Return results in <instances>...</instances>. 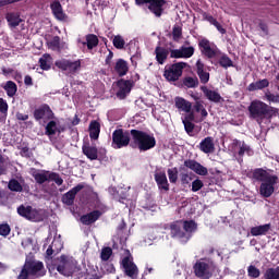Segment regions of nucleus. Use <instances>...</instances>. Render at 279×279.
Here are the masks:
<instances>
[{"instance_id":"0e129e2a","label":"nucleus","mask_w":279,"mask_h":279,"mask_svg":"<svg viewBox=\"0 0 279 279\" xmlns=\"http://www.w3.org/2000/svg\"><path fill=\"white\" fill-rule=\"evenodd\" d=\"M32 243H34V240H32L31 238H27L22 241L23 247H29V245H32Z\"/></svg>"},{"instance_id":"9b49d317","label":"nucleus","mask_w":279,"mask_h":279,"mask_svg":"<svg viewBox=\"0 0 279 279\" xmlns=\"http://www.w3.org/2000/svg\"><path fill=\"white\" fill-rule=\"evenodd\" d=\"M114 149H121V147H128L130 145V135L124 133L123 130H116L112 134Z\"/></svg>"},{"instance_id":"f8f14e48","label":"nucleus","mask_w":279,"mask_h":279,"mask_svg":"<svg viewBox=\"0 0 279 279\" xmlns=\"http://www.w3.org/2000/svg\"><path fill=\"white\" fill-rule=\"evenodd\" d=\"M137 5H143L148 3V9L150 12L156 14V16H160L162 14V7L165 5V0H135Z\"/></svg>"},{"instance_id":"72a5a7b5","label":"nucleus","mask_w":279,"mask_h":279,"mask_svg":"<svg viewBox=\"0 0 279 279\" xmlns=\"http://www.w3.org/2000/svg\"><path fill=\"white\" fill-rule=\"evenodd\" d=\"M114 71H117L118 75H125L128 73V62L123 59L118 60L114 65Z\"/></svg>"},{"instance_id":"774afa93","label":"nucleus","mask_w":279,"mask_h":279,"mask_svg":"<svg viewBox=\"0 0 279 279\" xmlns=\"http://www.w3.org/2000/svg\"><path fill=\"white\" fill-rule=\"evenodd\" d=\"M16 119H19V121H27V119H29V117L27 114L17 113Z\"/></svg>"},{"instance_id":"39448f33","label":"nucleus","mask_w":279,"mask_h":279,"mask_svg":"<svg viewBox=\"0 0 279 279\" xmlns=\"http://www.w3.org/2000/svg\"><path fill=\"white\" fill-rule=\"evenodd\" d=\"M32 276H45V266L41 262L26 258V263L17 279H29Z\"/></svg>"},{"instance_id":"b1692460","label":"nucleus","mask_w":279,"mask_h":279,"mask_svg":"<svg viewBox=\"0 0 279 279\" xmlns=\"http://www.w3.org/2000/svg\"><path fill=\"white\" fill-rule=\"evenodd\" d=\"M199 149L204 154H214L215 153V141L213 137H206L199 143Z\"/></svg>"},{"instance_id":"4be33fe9","label":"nucleus","mask_w":279,"mask_h":279,"mask_svg":"<svg viewBox=\"0 0 279 279\" xmlns=\"http://www.w3.org/2000/svg\"><path fill=\"white\" fill-rule=\"evenodd\" d=\"M230 151L233 154H238L239 156H243L245 151H250V146L245 145L243 142H239L234 140L232 144L229 146Z\"/></svg>"},{"instance_id":"680f3d73","label":"nucleus","mask_w":279,"mask_h":279,"mask_svg":"<svg viewBox=\"0 0 279 279\" xmlns=\"http://www.w3.org/2000/svg\"><path fill=\"white\" fill-rule=\"evenodd\" d=\"M182 36V28L180 26H174L173 27V38H179Z\"/></svg>"},{"instance_id":"79ce46f5","label":"nucleus","mask_w":279,"mask_h":279,"mask_svg":"<svg viewBox=\"0 0 279 279\" xmlns=\"http://www.w3.org/2000/svg\"><path fill=\"white\" fill-rule=\"evenodd\" d=\"M86 44L88 49H94V47H97V45H99V39L96 35H87Z\"/></svg>"},{"instance_id":"6e6552de","label":"nucleus","mask_w":279,"mask_h":279,"mask_svg":"<svg viewBox=\"0 0 279 279\" xmlns=\"http://www.w3.org/2000/svg\"><path fill=\"white\" fill-rule=\"evenodd\" d=\"M77 265V262L69 255H62L59 258V265L57 267V271L61 274L62 276H72L73 271H75V267Z\"/></svg>"},{"instance_id":"c756f323","label":"nucleus","mask_w":279,"mask_h":279,"mask_svg":"<svg viewBox=\"0 0 279 279\" xmlns=\"http://www.w3.org/2000/svg\"><path fill=\"white\" fill-rule=\"evenodd\" d=\"M155 53H156V60L159 64H165V60H167L168 56H169V50L162 48V47H157L155 49Z\"/></svg>"},{"instance_id":"bb28decb","label":"nucleus","mask_w":279,"mask_h":279,"mask_svg":"<svg viewBox=\"0 0 279 279\" xmlns=\"http://www.w3.org/2000/svg\"><path fill=\"white\" fill-rule=\"evenodd\" d=\"M48 48L52 51H60V49H64L65 45L64 43L60 41V37L54 36L50 40L47 41Z\"/></svg>"},{"instance_id":"6e6d98bb","label":"nucleus","mask_w":279,"mask_h":279,"mask_svg":"<svg viewBox=\"0 0 279 279\" xmlns=\"http://www.w3.org/2000/svg\"><path fill=\"white\" fill-rule=\"evenodd\" d=\"M220 64L225 68L228 69V66H232V60L226 56H222L220 58Z\"/></svg>"},{"instance_id":"f3484780","label":"nucleus","mask_w":279,"mask_h":279,"mask_svg":"<svg viewBox=\"0 0 279 279\" xmlns=\"http://www.w3.org/2000/svg\"><path fill=\"white\" fill-rule=\"evenodd\" d=\"M195 53V48L193 47H181L180 49H171L170 58H191Z\"/></svg>"},{"instance_id":"393cba45","label":"nucleus","mask_w":279,"mask_h":279,"mask_svg":"<svg viewBox=\"0 0 279 279\" xmlns=\"http://www.w3.org/2000/svg\"><path fill=\"white\" fill-rule=\"evenodd\" d=\"M269 230H271L270 223L262 225V226L251 228V234L252 236H265V234H267Z\"/></svg>"},{"instance_id":"20e7f679","label":"nucleus","mask_w":279,"mask_h":279,"mask_svg":"<svg viewBox=\"0 0 279 279\" xmlns=\"http://www.w3.org/2000/svg\"><path fill=\"white\" fill-rule=\"evenodd\" d=\"M252 119H255L257 123H263V119H269L271 117V107L260 100H254L248 107Z\"/></svg>"},{"instance_id":"aec40b11","label":"nucleus","mask_w":279,"mask_h":279,"mask_svg":"<svg viewBox=\"0 0 279 279\" xmlns=\"http://www.w3.org/2000/svg\"><path fill=\"white\" fill-rule=\"evenodd\" d=\"M155 181L160 191H169V181L167 180V173H165V171H161V170L156 171Z\"/></svg>"},{"instance_id":"49530a36","label":"nucleus","mask_w":279,"mask_h":279,"mask_svg":"<svg viewBox=\"0 0 279 279\" xmlns=\"http://www.w3.org/2000/svg\"><path fill=\"white\" fill-rule=\"evenodd\" d=\"M168 178L172 184L178 182V168L168 169Z\"/></svg>"},{"instance_id":"cd10ccee","label":"nucleus","mask_w":279,"mask_h":279,"mask_svg":"<svg viewBox=\"0 0 279 279\" xmlns=\"http://www.w3.org/2000/svg\"><path fill=\"white\" fill-rule=\"evenodd\" d=\"M101 132V125L97 121H92L89 124V136L94 141L99 138V133Z\"/></svg>"},{"instance_id":"bf43d9fd","label":"nucleus","mask_w":279,"mask_h":279,"mask_svg":"<svg viewBox=\"0 0 279 279\" xmlns=\"http://www.w3.org/2000/svg\"><path fill=\"white\" fill-rule=\"evenodd\" d=\"M184 85L187 86V88H194V86H195V78L186 77L185 81H184Z\"/></svg>"},{"instance_id":"4468645a","label":"nucleus","mask_w":279,"mask_h":279,"mask_svg":"<svg viewBox=\"0 0 279 279\" xmlns=\"http://www.w3.org/2000/svg\"><path fill=\"white\" fill-rule=\"evenodd\" d=\"M198 45L201 47L202 53H204V56H206L207 58H215V56H217L219 51L217 49V46L210 44L208 39H201Z\"/></svg>"},{"instance_id":"f704fd0d","label":"nucleus","mask_w":279,"mask_h":279,"mask_svg":"<svg viewBox=\"0 0 279 279\" xmlns=\"http://www.w3.org/2000/svg\"><path fill=\"white\" fill-rule=\"evenodd\" d=\"M195 112H198L201 114V121H204L206 117H208V111H206V108L204 107V102L202 100H196L194 105Z\"/></svg>"},{"instance_id":"c03bdc74","label":"nucleus","mask_w":279,"mask_h":279,"mask_svg":"<svg viewBox=\"0 0 279 279\" xmlns=\"http://www.w3.org/2000/svg\"><path fill=\"white\" fill-rule=\"evenodd\" d=\"M112 43L116 49H123V47H125V39H123V36L121 35L114 36Z\"/></svg>"},{"instance_id":"0eeeda50","label":"nucleus","mask_w":279,"mask_h":279,"mask_svg":"<svg viewBox=\"0 0 279 279\" xmlns=\"http://www.w3.org/2000/svg\"><path fill=\"white\" fill-rule=\"evenodd\" d=\"M19 215L28 221H43L45 219V211L36 209L32 206L22 205L17 208Z\"/></svg>"},{"instance_id":"6ab92c4d","label":"nucleus","mask_w":279,"mask_h":279,"mask_svg":"<svg viewBox=\"0 0 279 279\" xmlns=\"http://www.w3.org/2000/svg\"><path fill=\"white\" fill-rule=\"evenodd\" d=\"M174 106L179 112H185L186 114H191V110L193 108V104H191V101L180 96L174 98Z\"/></svg>"},{"instance_id":"c85d7f7f","label":"nucleus","mask_w":279,"mask_h":279,"mask_svg":"<svg viewBox=\"0 0 279 279\" xmlns=\"http://www.w3.org/2000/svg\"><path fill=\"white\" fill-rule=\"evenodd\" d=\"M39 64L43 71H49V69H51V64H53V59L51 58V54H43V57L39 59Z\"/></svg>"},{"instance_id":"a211bd4d","label":"nucleus","mask_w":279,"mask_h":279,"mask_svg":"<svg viewBox=\"0 0 279 279\" xmlns=\"http://www.w3.org/2000/svg\"><path fill=\"white\" fill-rule=\"evenodd\" d=\"M184 165L187 169L197 173V175H208V169L195 160H185Z\"/></svg>"},{"instance_id":"9d476101","label":"nucleus","mask_w":279,"mask_h":279,"mask_svg":"<svg viewBox=\"0 0 279 279\" xmlns=\"http://www.w3.org/2000/svg\"><path fill=\"white\" fill-rule=\"evenodd\" d=\"M184 66H186V63L179 62L166 68L163 77H166L168 82H177V80H180L182 76V69H184Z\"/></svg>"},{"instance_id":"8fccbe9b","label":"nucleus","mask_w":279,"mask_h":279,"mask_svg":"<svg viewBox=\"0 0 279 279\" xmlns=\"http://www.w3.org/2000/svg\"><path fill=\"white\" fill-rule=\"evenodd\" d=\"M203 187H204V182H202V180L196 179L192 182L193 193H197V191H201Z\"/></svg>"},{"instance_id":"09e8293b","label":"nucleus","mask_w":279,"mask_h":279,"mask_svg":"<svg viewBox=\"0 0 279 279\" xmlns=\"http://www.w3.org/2000/svg\"><path fill=\"white\" fill-rule=\"evenodd\" d=\"M110 256H112V248L105 247L101 250V253H100L101 260H109Z\"/></svg>"},{"instance_id":"864d4df0","label":"nucleus","mask_w":279,"mask_h":279,"mask_svg":"<svg viewBox=\"0 0 279 279\" xmlns=\"http://www.w3.org/2000/svg\"><path fill=\"white\" fill-rule=\"evenodd\" d=\"M209 23H211V25L214 27H216L218 29V32H220V34H225L226 29L222 28L221 24H219V22H217V20L209 17Z\"/></svg>"},{"instance_id":"052dcab7","label":"nucleus","mask_w":279,"mask_h":279,"mask_svg":"<svg viewBox=\"0 0 279 279\" xmlns=\"http://www.w3.org/2000/svg\"><path fill=\"white\" fill-rule=\"evenodd\" d=\"M0 112H8V102L0 98Z\"/></svg>"},{"instance_id":"7ed1b4c3","label":"nucleus","mask_w":279,"mask_h":279,"mask_svg":"<svg viewBox=\"0 0 279 279\" xmlns=\"http://www.w3.org/2000/svg\"><path fill=\"white\" fill-rule=\"evenodd\" d=\"M132 145L140 149V151H149L156 147V137L153 134L143 131H131Z\"/></svg>"},{"instance_id":"423d86ee","label":"nucleus","mask_w":279,"mask_h":279,"mask_svg":"<svg viewBox=\"0 0 279 279\" xmlns=\"http://www.w3.org/2000/svg\"><path fill=\"white\" fill-rule=\"evenodd\" d=\"M194 274L196 278H213V274H215V263L208 258L198 259L194 265Z\"/></svg>"},{"instance_id":"ea45409f","label":"nucleus","mask_w":279,"mask_h":279,"mask_svg":"<svg viewBox=\"0 0 279 279\" xmlns=\"http://www.w3.org/2000/svg\"><path fill=\"white\" fill-rule=\"evenodd\" d=\"M82 69V61L76 60V61H69L68 64V73H77V71Z\"/></svg>"},{"instance_id":"338daca9","label":"nucleus","mask_w":279,"mask_h":279,"mask_svg":"<svg viewBox=\"0 0 279 279\" xmlns=\"http://www.w3.org/2000/svg\"><path fill=\"white\" fill-rule=\"evenodd\" d=\"M112 58H114V53H112V51L109 50V53L106 58V64H110L112 62Z\"/></svg>"},{"instance_id":"603ef678","label":"nucleus","mask_w":279,"mask_h":279,"mask_svg":"<svg viewBox=\"0 0 279 279\" xmlns=\"http://www.w3.org/2000/svg\"><path fill=\"white\" fill-rule=\"evenodd\" d=\"M247 272L251 278H258L260 276V270L255 266H250Z\"/></svg>"},{"instance_id":"4d7b16f0","label":"nucleus","mask_w":279,"mask_h":279,"mask_svg":"<svg viewBox=\"0 0 279 279\" xmlns=\"http://www.w3.org/2000/svg\"><path fill=\"white\" fill-rule=\"evenodd\" d=\"M49 180H52L53 182H56V184H58V186H62L63 180L57 173L49 174Z\"/></svg>"},{"instance_id":"58836bf2","label":"nucleus","mask_w":279,"mask_h":279,"mask_svg":"<svg viewBox=\"0 0 279 279\" xmlns=\"http://www.w3.org/2000/svg\"><path fill=\"white\" fill-rule=\"evenodd\" d=\"M4 90L9 97H14V95H16V83L12 81L7 82L4 85Z\"/></svg>"},{"instance_id":"e433bc0d","label":"nucleus","mask_w":279,"mask_h":279,"mask_svg":"<svg viewBox=\"0 0 279 279\" xmlns=\"http://www.w3.org/2000/svg\"><path fill=\"white\" fill-rule=\"evenodd\" d=\"M83 153L89 160H97V147L95 146H83Z\"/></svg>"},{"instance_id":"1a4fd4ad","label":"nucleus","mask_w":279,"mask_h":279,"mask_svg":"<svg viewBox=\"0 0 279 279\" xmlns=\"http://www.w3.org/2000/svg\"><path fill=\"white\" fill-rule=\"evenodd\" d=\"M122 267L129 278L135 279L136 276H138V267L132 262V254H130V251H123Z\"/></svg>"},{"instance_id":"2f4dec72","label":"nucleus","mask_w":279,"mask_h":279,"mask_svg":"<svg viewBox=\"0 0 279 279\" xmlns=\"http://www.w3.org/2000/svg\"><path fill=\"white\" fill-rule=\"evenodd\" d=\"M51 10L56 19L59 21H64V12L62 11V4H60V2H53L51 4Z\"/></svg>"},{"instance_id":"c9c22d12","label":"nucleus","mask_w":279,"mask_h":279,"mask_svg":"<svg viewBox=\"0 0 279 279\" xmlns=\"http://www.w3.org/2000/svg\"><path fill=\"white\" fill-rule=\"evenodd\" d=\"M7 21L10 25V27H17V25L21 24V16L19 15V13H9L7 15Z\"/></svg>"},{"instance_id":"de8ad7c7","label":"nucleus","mask_w":279,"mask_h":279,"mask_svg":"<svg viewBox=\"0 0 279 279\" xmlns=\"http://www.w3.org/2000/svg\"><path fill=\"white\" fill-rule=\"evenodd\" d=\"M265 98L269 104H279V95H274L271 92H266Z\"/></svg>"},{"instance_id":"f257e3e1","label":"nucleus","mask_w":279,"mask_h":279,"mask_svg":"<svg viewBox=\"0 0 279 279\" xmlns=\"http://www.w3.org/2000/svg\"><path fill=\"white\" fill-rule=\"evenodd\" d=\"M253 178L262 182L259 186V193L262 197H271L276 191V184H278V175L271 170L256 169L253 172Z\"/></svg>"},{"instance_id":"37998d69","label":"nucleus","mask_w":279,"mask_h":279,"mask_svg":"<svg viewBox=\"0 0 279 279\" xmlns=\"http://www.w3.org/2000/svg\"><path fill=\"white\" fill-rule=\"evenodd\" d=\"M49 173L47 172H35L34 178L38 184H44V182H47L49 180Z\"/></svg>"},{"instance_id":"2eb2a0df","label":"nucleus","mask_w":279,"mask_h":279,"mask_svg":"<svg viewBox=\"0 0 279 279\" xmlns=\"http://www.w3.org/2000/svg\"><path fill=\"white\" fill-rule=\"evenodd\" d=\"M132 90V82L125 81V80H120L117 83V97L118 99H125L128 95H130Z\"/></svg>"},{"instance_id":"412c9836","label":"nucleus","mask_w":279,"mask_h":279,"mask_svg":"<svg viewBox=\"0 0 279 279\" xmlns=\"http://www.w3.org/2000/svg\"><path fill=\"white\" fill-rule=\"evenodd\" d=\"M201 90L204 93V96L214 104H219L220 101H223V98L217 90H213L207 86L201 87Z\"/></svg>"},{"instance_id":"7c9ffc66","label":"nucleus","mask_w":279,"mask_h":279,"mask_svg":"<svg viewBox=\"0 0 279 279\" xmlns=\"http://www.w3.org/2000/svg\"><path fill=\"white\" fill-rule=\"evenodd\" d=\"M269 86V81L267 78L257 81L255 83H251L247 87L248 90L254 92V90H263V88H267Z\"/></svg>"},{"instance_id":"473e14b6","label":"nucleus","mask_w":279,"mask_h":279,"mask_svg":"<svg viewBox=\"0 0 279 279\" xmlns=\"http://www.w3.org/2000/svg\"><path fill=\"white\" fill-rule=\"evenodd\" d=\"M191 121H195V114L194 113H190L185 117V119L183 120V125L185 131L187 132V134H191V132H193L195 124L192 123Z\"/></svg>"},{"instance_id":"13d9d810","label":"nucleus","mask_w":279,"mask_h":279,"mask_svg":"<svg viewBox=\"0 0 279 279\" xmlns=\"http://www.w3.org/2000/svg\"><path fill=\"white\" fill-rule=\"evenodd\" d=\"M10 234V226L9 225H0V235L8 236Z\"/></svg>"},{"instance_id":"4c0bfd02","label":"nucleus","mask_w":279,"mask_h":279,"mask_svg":"<svg viewBox=\"0 0 279 279\" xmlns=\"http://www.w3.org/2000/svg\"><path fill=\"white\" fill-rule=\"evenodd\" d=\"M62 250V243L57 239L53 240L52 244L47 248V256H51L53 252H60Z\"/></svg>"},{"instance_id":"5701e85b","label":"nucleus","mask_w":279,"mask_h":279,"mask_svg":"<svg viewBox=\"0 0 279 279\" xmlns=\"http://www.w3.org/2000/svg\"><path fill=\"white\" fill-rule=\"evenodd\" d=\"M82 189H84V186L77 185L65 193L62 197L63 204H66V206H72L73 202H75V195H77Z\"/></svg>"},{"instance_id":"e2e57ef3","label":"nucleus","mask_w":279,"mask_h":279,"mask_svg":"<svg viewBox=\"0 0 279 279\" xmlns=\"http://www.w3.org/2000/svg\"><path fill=\"white\" fill-rule=\"evenodd\" d=\"M196 71H197V74L205 72V71H204V63H202V60H198V61L196 62Z\"/></svg>"},{"instance_id":"a19ab883","label":"nucleus","mask_w":279,"mask_h":279,"mask_svg":"<svg viewBox=\"0 0 279 279\" xmlns=\"http://www.w3.org/2000/svg\"><path fill=\"white\" fill-rule=\"evenodd\" d=\"M265 279H279V267L268 268L264 275Z\"/></svg>"},{"instance_id":"ddd939ff","label":"nucleus","mask_w":279,"mask_h":279,"mask_svg":"<svg viewBox=\"0 0 279 279\" xmlns=\"http://www.w3.org/2000/svg\"><path fill=\"white\" fill-rule=\"evenodd\" d=\"M34 117L36 121H39V123H45V121H48V119L53 118V111H51V108H49V106L44 105L35 110Z\"/></svg>"},{"instance_id":"f03ea898","label":"nucleus","mask_w":279,"mask_h":279,"mask_svg":"<svg viewBox=\"0 0 279 279\" xmlns=\"http://www.w3.org/2000/svg\"><path fill=\"white\" fill-rule=\"evenodd\" d=\"M171 234L174 239L181 241V243H186L191 239V232L197 230V225L195 221H177L170 226Z\"/></svg>"},{"instance_id":"3c124183","label":"nucleus","mask_w":279,"mask_h":279,"mask_svg":"<svg viewBox=\"0 0 279 279\" xmlns=\"http://www.w3.org/2000/svg\"><path fill=\"white\" fill-rule=\"evenodd\" d=\"M9 189H10V191H16V192L23 191L21 183H19V181H16V180H11L9 182Z\"/></svg>"},{"instance_id":"69168bd1","label":"nucleus","mask_w":279,"mask_h":279,"mask_svg":"<svg viewBox=\"0 0 279 279\" xmlns=\"http://www.w3.org/2000/svg\"><path fill=\"white\" fill-rule=\"evenodd\" d=\"M259 29L262 32V36H267L268 29H267V26L265 24H259Z\"/></svg>"},{"instance_id":"a18cd8bd","label":"nucleus","mask_w":279,"mask_h":279,"mask_svg":"<svg viewBox=\"0 0 279 279\" xmlns=\"http://www.w3.org/2000/svg\"><path fill=\"white\" fill-rule=\"evenodd\" d=\"M69 62L68 59H59L54 62L56 66L59 68L61 71H68L69 69Z\"/></svg>"},{"instance_id":"a878e982","label":"nucleus","mask_w":279,"mask_h":279,"mask_svg":"<svg viewBox=\"0 0 279 279\" xmlns=\"http://www.w3.org/2000/svg\"><path fill=\"white\" fill-rule=\"evenodd\" d=\"M99 217H101V214L99 213V210H95V211H92V213L81 217V221L85 226H90V223H95V221H97V219H99Z\"/></svg>"},{"instance_id":"5fc2aeb1","label":"nucleus","mask_w":279,"mask_h":279,"mask_svg":"<svg viewBox=\"0 0 279 279\" xmlns=\"http://www.w3.org/2000/svg\"><path fill=\"white\" fill-rule=\"evenodd\" d=\"M198 77L202 82V84H208V81L210 80V74L208 72H199Z\"/></svg>"},{"instance_id":"dca6fc26","label":"nucleus","mask_w":279,"mask_h":279,"mask_svg":"<svg viewBox=\"0 0 279 279\" xmlns=\"http://www.w3.org/2000/svg\"><path fill=\"white\" fill-rule=\"evenodd\" d=\"M62 132H64V126L58 120H51L46 125V135L49 136V138H53V136L62 134Z\"/></svg>"}]
</instances>
